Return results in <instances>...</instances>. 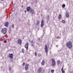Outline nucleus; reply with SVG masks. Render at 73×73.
Returning <instances> with one entry per match:
<instances>
[{"label": "nucleus", "instance_id": "obj_1", "mask_svg": "<svg viewBox=\"0 0 73 73\" xmlns=\"http://www.w3.org/2000/svg\"><path fill=\"white\" fill-rule=\"evenodd\" d=\"M66 45L68 47L69 49H71L72 47V44L70 41H69L66 43Z\"/></svg>", "mask_w": 73, "mask_h": 73}, {"label": "nucleus", "instance_id": "obj_2", "mask_svg": "<svg viewBox=\"0 0 73 73\" xmlns=\"http://www.w3.org/2000/svg\"><path fill=\"white\" fill-rule=\"evenodd\" d=\"M1 32L3 34H5L7 32V28H4L1 31Z\"/></svg>", "mask_w": 73, "mask_h": 73}, {"label": "nucleus", "instance_id": "obj_3", "mask_svg": "<svg viewBox=\"0 0 73 73\" xmlns=\"http://www.w3.org/2000/svg\"><path fill=\"white\" fill-rule=\"evenodd\" d=\"M45 50L46 52V56H47V55L48 54V46L46 45H45Z\"/></svg>", "mask_w": 73, "mask_h": 73}, {"label": "nucleus", "instance_id": "obj_4", "mask_svg": "<svg viewBox=\"0 0 73 73\" xmlns=\"http://www.w3.org/2000/svg\"><path fill=\"white\" fill-rule=\"evenodd\" d=\"M30 13H31L32 15H35V12L34 11V10L31 9V10L29 11Z\"/></svg>", "mask_w": 73, "mask_h": 73}, {"label": "nucleus", "instance_id": "obj_5", "mask_svg": "<svg viewBox=\"0 0 73 73\" xmlns=\"http://www.w3.org/2000/svg\"><path fill=\"white\" fill-rule=\"evenodd\" d=\"M28 42H27L26 44L25 45V47L26 49V51H27L28 50Z\"/></svg>", "mask_w": 73, "mask_h": 73}, {"label": "nucleus", "instance_id": "obj_6", "mask_svg": "<svg viewBox=\"0 0 73 73\" xmlns=\"http://www.w3.org/2000/svg\"><path fill=\"white\" fill-rule=\"evenodd\" d=\"M52 65L53 66H54L55 65V64H56V62H55V60L54 59H52Z\"/></svg>", "mask_w": 73, "mask_h": 73}, {"label": "nucleus", "instance_id": "obj_7", "mask_svg": "<svg viewBox=\"0 0 73 73\" xmlns=\"http://www.w3.org/2000/svg\"><path fill=\"white\" fill-rule=\"evenodd\" d=\"M28 66H29V64H27L25 66V70H28Z\"/></svg>", "mask_w": 73, "mask_h": 73}, {"label": "nucleus", "instance_id": "obj_8", "mask_svg": "<svg viewBox=\"0 0 73 73\" xmlns=\"http://www.w3.org/2000/svg\"><path fill=\"white\" fill-rule=\"evenodd\" d=\"M32 9L30 7H27V12H29V11H31Z\"/></svg>", "mask_w": 73, "mask_h": 73}, {"label": "nucleus", "instance_id": "obj_9", "mask_svg": "<svg viewBox=\"0 0 73 73\" xmlns=\"http://www.w3.org/2000/svg\"><path fill=\"white\" fill-rule=\"evenodd\" d=\"M18 43L19 44H21V43H22L21 40L20 39H19L18 40Z\"/></svg>", "mask_w": 73, "mask_h": 73}, {"label": "nucleus", "instance_id": "obj_10", "mask_svg": "<svg viewBox=\"0 0 73 73\" xmlns=\"http://www.w3.org/2000/svg\"><path fill=\"white\" fill-rule=\"evenodd\" d=\"M9 55L8 56V57H9L10 58H13V54H9Z\"/></svg>", "mask_w": 73, "mask_h": 73}, {"label": "nucleus", "instance_id": "obj_11", "mask_svg": "<svg viewBox=\"0 0 73 73\" xmlns=\"http://www.w3.org/2000/svg\"><path fill=\"white\" fill-rule=\"evenodd\" d=\"M44 25V20H42V21L41 22V24L40 25L41 27H42Z\"/></svg>", "mask_w": 73, "mask_h": 73}, {"label": "nucleus", "instance_id": "obj_12", "mask_svg": "<svg viewBox=\"0 0 73 73\" xmlns=\"http://www.w3.org/2000/svg\"><path fill=\"white\" fill-rule=\"evenodd\" d=\"M41 70H42V68L41 67L38 70V73H40L41 72Z\"/></svg>", "mask_w": 73, "mask_h": 73}, {"label": "nucleus", "instance_id": "obj_13", "mask_svg": "<svg viewBox=\"0 0 73 73\" xmlns=\"http://www.w3.org/2000/svg\"><path fill=\"white\" fill-rule=\"evenodd\" d=\"M5 26L7 27L8 26V22H7L5 24Z\"/></svg>", "mask_w": 73, "mask_h": 73}, {"label": "nucleus", "instance_id": "obj_14", "mask_svg": "<svg viewBox=\"0 0 73 73\" xmlns=\"http://www.w3.org/2000/svg\"><path fill=\"white\" fill-rule=\"evenodd\" d=\"M66 18H69V14L68 13H66Z\"/></svg>", "mask_w": 73, "mask_h": 73}, {"label": "nucleus", "instance_id": "obj_15", "mask_svg": "<svg viewBox=\"0 0 73 73\" xmlns=\"http://www.w3.org/2000/svg\"><path fill=\"white\" fill-rule=\"evenodd\" d=\"M45 64V61L44 60H42V61L41 63L42 65H44Z\"/></svg>", "mask_w": 73, "mask_h": 73}, {"label": "nucleus", "instance_id": "obj_16", "mask_svg": "<svg viewBox=\"0 0 73 73\" xmlns=\"http://www.w3.org/2000/svg\"><path fill=\"white\" fill-rule=\"evenodd\" d=\"M64 69V68L62 67V68H61V71L62 72V73H64V70L63 69Z\"/></svg>", "mask_w": 73, "mask_h": 73}, {"label": "nucleus", "instance_id": "obj_17", "mask_svg": "<svg viewBox=\"0 0 73 73\" xmlns=\"http://www.w3.org/2000/svg\"><path fill=\"white\" fill-rule=\"evenodd\" d=\"M39 23H40V21L39 20L37 21V22L36 24L37 25H38V24H39Z\"/></svg>", "mask_w": 73, "mask_h": 73}, {"label": "nucleus", "instance_id": "obj_18", "mask_svg": "<svg viewBox=\"0 0 73 73\" xmlns=\"http://www.w3.org/2000/svg\"><path fill=\"white\" fill-rule=\"evenodd\" d=\"M22 52L23 53H25V50H24V49H22Z\"/></svg>", "mask_w": 73, "mask_h": 73}, {"label": "nucleus", "instance_id": "obj_19", "mask_svg": "<svg viewBox=\"0 0 73 73\" xmlns=\"http://www.w3.org/2000/svg\"><path fill=\"white\" fill-rule=\"evenodd\" d=\"M61 18V15L59 14V19H60Z\"/></svg>", "mask_w": 73, "mask_h": 73}, {"label": "nucleus", "instance_id": "obj_20", "mask_svg": "<svg viewBox=\"0 0 73 73\" xmlns=\"http://www.w3.org/2000/svg\"><path fill=\"white\" fill-rule=\"evenodd\" d=\"M62 8H65V4H63L62 6Z\"/></svg>", "mask_w": 73, "mask_h": 73}, {"label": "nucleus", "instance_id": "obj_21", "mask_svg": "<svg viewBox=\"0 0 73 73\" xmlns=\"http://www.w3.org/2000/svg\"><path fill=\"white\" fill-rule=\"evenodd\" d=\"M58 63L59 64H60L61 63V61H60V60H58Z\"/></svg>", "mask_w": 73, "mask_h": 73}, {"label": "nucleus", "instance_id": "obj_22", "mask_svg": "<svg viewBox=\"0 0 73 73\" xmlns=\"http://www.w3.org/2000/svg\"><path fill=\"white\" fill-rule=\"evenodd\" d=\"M35 55L36 56H37V52H35Z\"/></svg>", "mask_w": 73, "mask_h": 73}, {"label": "nucleus", "instance_id": "obj_23", "mask_svg": "<svg viewBox=\"0 0 73 73\" xmlns=\"http://www.w3.org/2000/svg\"><path fill=\"white\" fill-rule=\"evenodd\" d=\"M11 27L12 28H14V24H12Z\"/></svg>", "mask_w": 73, "mask_h": 73}, {"label": "nucleus", "instance_id": "obj_24", "mask_svg": "<svg viewBox=\"0 0 73 73\" xmlns=\"http://www.w3.org/2000/svg\"><path fill=\"white\" fill-rule=\"evenodd\" d=\"M11 69H12V68H11V67L9 68V70L10 72H11Z\"/></svg>", "mask_w": 73, "mask_h": 73}, {"label": "nucleus", "instance_id": "obj_25", "mask_svg": "<svg viewBox=\"0 0 73 73\" xmlns=\"http://www.w3.org/2000/svg\"><path fill=\"white\" fill-rule=\"evenodd\" d=\"M41 54H39L38 55V57H41Z\"/></svg>", "mask_w": 73, "mask_h": 73}, {"label": "nucleus", "instance_id": "obj_26", "mask_svg": "<svg viewBox=\"0 0 73 73\" xmlns=\"http://www.w3.org/2000/svg\"><path fill=\"white\" fill-rule=\"evenodd\" d=\"M49 16L48 15L46 17L47 19H49Z\"/></svg>", "mask_w": 73, "mask_h": 73}, {"label": "nucleus", "instance_id": "obj_27", "mask_svg": "<svg viewBox=\"0 0 73 73\" xmlns=\"http://www.w3.org/2000/svg\"><path fill=\"white\" fill-rule=\"evenodd\" d=\"M54 70H51V73H53V72H54Z\"/></svg>", "mask_w": 73, "mask_h": 73}, {"label": "nucleus", "instance_id": "obj_28", "mask_svg": "<svg viewBox=\"0 0 73 73\" xmlns=\"http://www.w3.org/2000/svg\"><path fill=\"white\" fill-rule=\"evenodd\" d=\"M25 62H24L23 64V66H24V65H25Z\"/></svg>", "mask_w": 73, "mask_h": 73}, {"label": "nucleus", "instance_id": "obj_29", "mask_svg": "<svg viewBox=\"0 0 73 73\" xmlns=\"http://www.w3.org/2000/svg\"><path fill=\"white\" fill-rule=\"evenodd\" d=\"M33 41L32 40L31 42V44H33Z\"/></svg>", "mask_w": 73, "mask_h": 73}, {"label": "nucleus", "instance_id": "obj_30", "mask_svg": "<svg viewBox=\"0 0 73 73\" xmlns=\"http://www.w3.org/2000/svg\"><path fill=\"white\" fill-rule=\"evenodd\" d=\"M4 43H6V42H7V41L4 40Z\"/></svg>", "mask_w": 73, "mask_h": 73}, {"label": "nucleus", "instance_id": "obj_31", "mask_svg": "<svg viewBox=\"0 0 73 73\" xmlns=\"http://www.w3.org/2000/svg\"><path fill=\"white\" fill-rule=\"evenodd\" d=\"M62 23H65V21L64 20L62 21Z\"/></svg>", "mask_w": 73, "mask_h": 73}, {"label": "nucleus", "instance_id": "obj_32", "mask_svg": "<svg viewBox=\"0 0 73 73\" xmlns=\"http://www.w3.org/2000/svg\"><path fill=\"white\" fill-rule=\"evenodd\" d=\"M38 40H39V41H40V38H38Z\"/></svg>", "mask_w": 73, "mask_h": 73}, {"label": "nucleus", "instance_id": "obj_33", "mask_svg": "<svg viewBox=\"0 0 73 73\" xmlns=\"http://www.w3.org/2000/svg\"><path fill=\"white\" fill-rule=\"evenodd\" d=\"M31 46H33V44H32Z\"/></svg>", "mask_w": 73, "mask_h": 73}, {"label": "nucleus", "instance_id": "obj_34", "mask_svg": "<svg viewBox=\"0 0 73 73\" xmlns=\"http://www.w3.org/2000/svg\"><path fill=\"white\" fill-rule=\"evenodd\" d=\"M25 13H26V12H27V11H26V10L25 11Z\"/></svg>", "mask_w": 73, "mask_h": 73}, {"label": "nucleus", "instance_id": "obj_35", "mask_svg": "<svg viewBox=\"0 0 73 73\" xmlns=\"http://www.w3.org/2000/svg\"><path fill=\"white\" fill-rule=\"evenodd\" d=\"M57 38H59V36H57V37H56Z\"/></svg>", "mask_w": 73, "mask_h": 73}, {"label": "nucleus", "instance_id": "obj_36", "mask_svg": "<svg viewBox=\"0 0 73 73\" xmlns=\"http://www.w3.org/2000/svg\"><path fill=\"white\" fill-rule=\"evenodd\" d=\"M56 47H58V45H56Z\"/></svg>", "mask_w": 73, "mask_h": 73}, {"label": "nucleus", "instance_id": "obj_37", "mask_svg": "<svg viewBox=\"0 0 73 73\" xmlns=\"http://www.w3.org/2000/svg\"><path fill=\"white\" fill-rule=\"evenodd\" d=\"M2 1H3V0H1Z\"/></svg>", "mask_w": 73, "mask_h": 73}, {"label": "nucleus", "instance_id": "obj_38", "mask_svg": "<svg viewBox=\"0 0 73 73\" xmlns=\"http://www.w3.org/2000/svg\"><path fill=\"white\" fill-rule=\"evenodd\" d=\"M42 38V37H41V38Z\"/></svg>", "mask_w": 73, "mask_h": 73}, {"label": "nucleus", "instance_id": "obj_39", "mask_svg": "<svg viewBox=\"0 0 73 73\" xmlns=\"http://www.w3.org/2000/svg\"><path fill=\"white\" fill-rule=\"evenodd\" d=\"M50 53H51V52H50Z\"/></svg>", "mask_w": 73, "mask_h": 73}]
</instances>
